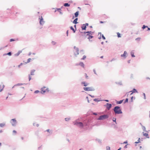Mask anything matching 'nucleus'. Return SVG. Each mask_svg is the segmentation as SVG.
I'll return each instance as SVG.
<instances>
[{
  "mask_svg": "<svg viewBox=\"0 0 150 150\" xmlns=\"http://www.w3.org/2000/svg\"><path fill=\"white\" fill-rule=\"evenodd\" d=\"M143 135L145 136L146 138H149V137L148 134L147 133L143 132Z\"/></svg>",
  "mask_w": 150,
  "mask_h": 150,
  "instance_id": "nucleus-10",
  "label": "nucleus"
},
{
  "mask_svg": "<svg viewBox=\"0 0 150 150\" xmlns=\"http://www.w3.org/2000/svg\"><path fill=\"white\" fill-rule=\"evenodd\" d=\"M150 30V28H148V30Z\"/></svg>",
  "mask_w": 150,
  "mask_h": 150,
  "instance_id": "nucleus-52",
  "label": "nucleus"
},
{
  "mask_svg": "<svg viewBox=\"0 0 150 150\" xmlns=\"http://www.w3.org/2000/svg\"><path fill=\"white\" fill-rule=\"evenodd\" d=\"M40 24L41 25H43L44 23V22L43 21V19L42 18V17L41 16V18L40 19Z\"/></svg>",
  "mask_w": 150,
  "mask_h": 150,
  "instance_id": "nucleus-11",
  "label": "nucleus"
},
{
  "mask_svg": "<svg viewBox=\"0 0 150 150\" xmlns=\"http://www.w3.org/2000/svg\"><path fill=\"white\" fill-rule=\"evenodd\" d=\"M111 106L112 105L111 104H109L108 103H107L106 107L108 110H109L111 108Z\"/></svg>",
  "mask_w": 150,
  "mask_h": 150,
  "instance_id": "nucleus-9",
  "label": "nucleus"
},
{
  "mask_svg": "<svg viewBox=\"0 0 150 150\" xmlns=\"http://www.w3.org/2000/svg\"><path fill=\"white\" fill-rule=\"evenodd\" d=\"M100 23H103V21H100Z\"/></svg>",
  "mask_w": 150,
  "mask_h": 150,
  "instance_id": "nucleus-53",
  "label": "nucleus"
},
{
  "mask_svg": "<svg viewBox=\"0 0 150 150\" xmlns=\"http://www.w3.org/2000/svg\"><path fill=\"white\" fill-rule=\"evenodd\" d=\"M114 110L115 114H121L122 112L120 109V107L118 106H115V107Z\"/></svg>",
  "mask_w": 150,
  "mask_h": 150,
  "instance_id": "nucleus-2",
  "label": "nucleus"
},
{
  "mask_svg": "<svg viewBox=\"0 0 150 150\" xmlns=\"http://www.w3.org/2000/svg\"><path fill=\"white\" fill-rule=\"evenodd\" d=\"M123 101V100H120V101H118L117 102V103L118 104H121V103Z\"/></svg>",
  "mask_w": 150,
  "mask_h": 150,
  "instance_id": "nucleus-26",
  "label": "nucleus"
},
{
  "mask_svg": "<svg viewBox=\"0 0 150 150\" xmlns=\"http://www.w3.org/2000/svg\"><path fill=\"white\" fill-rule=\"evenodd\" d=\"M22 52V51L21 50H20V51H18V52L17 53H16V54H15V55L16 56H18L21 53V52Z\"/></svg>",
  "mask_w": 150,
  "mask_h": 150,
  "instance_id": "nucleus-14",
  "label": "nucleus"
},
{
  "mask_svg": "<svg viewBox=\"0 0 150 150\" xmlns=\"http://www.w3.org/2000/svg\"><path fill=\"white\" fill-rule=\"evenodd\" d=\"M1 143H0V147H1Z\"/></svg>",
  "mask_w": 150,
  "mask_h": 150,
  "instance_id": "nucleus-56",
  "label": "nucleus"
},
{
  "mask_svg": "<svg viewBox=\"0 0 150 150\" xmlns=\"http://www.w3.org/2000/svg\"><path fill=\"white\" fill-rule=\"evenodd\" d=\"M148 28V27L147 26H145V25H143L142 28L143 29L145 28Z\"/></svg>",
  "mask_w": 150,
  "mask_h": 150,
  "instance_id": "nucleus-27",
  "label": "nucleus"
},
{
  "mask_svg": "<svg viewBox=\"0 0 150 150\" xmlns=\"http://www.w3.org/2000/svg\"><path fill=\"white\" fill-rule=\"evenodd\" d=\"M70 5L68 3H65L64 4V6H69Z\"/></svg>",
  "mask_w": 150,
  "mask_h": 150,
  "instance_id": "nucleus-22",
  "label": "nucleus"
},
{
  "mask_svg": "<svg viewBox=\"0 0 150 150\" xmlns=\"http://www.w3.org/2000/svg\"><path fill=\"white\" fill-rule=\"evenodd\" d=\"M93 89L92 87H85V91H92Z\"/></svg>",
  "mask_w": 150,
  "mask_h": 150,
  "instance_id": "nucleus-8",
  "label": "nucleus"
},
{
  "mask_svg": "<svg viewBox=\"0 0 150 150\" xmlns=\"http://www.w3.org/2000/svg\"><path fill=\"white\" fill-rule=\"evenodd\" d=\"M39 92V91L38 90L36 91H35L34 93H38Z\"/></svg>",
  "mask_w": 150,
  "mask_h": 150,
  "instance_id": "nucleus-32",
  "label": "nucleus"
},
{
  "mask_svg": "<svg viewBox=\"0 0 150 150\" xmlns=\"http://www.w3.org/2000/svg\"><path fill=\"white\" fill-rule=\"evenodd\" d=\"M6 54L8 55L9 56H11V52H8V53H7V54Z\"/></svg>",
  "mask_w": 150,
  "mask_h": 150,
  "instance_id": "nucleus-29",
  "label": "nucleus"
},
{
  "mask_svg": "<svg viewBox=\"0 0 150 150\" xmlns=\"http://www.w3.org/2000/svg\"><path fill=\"white\" fill-rule=\"evenodd\" d=\"M13 133H14V134H16L17 133L16 131L14 130L13 131Z\"/></svg>",
  "mask_w": 150,
  "mask_h": 150,
  "instance_id": "nucleus-31",
  "label": "nucleus"
},
{
  "mask_svg": "<svg viewBox=\"0 0 150 150\" xmlns=\"http://www.w3.org/2000/svg\"><path fill=\"white\" fill-rule=\"evenodd\" d=\"M15 40L13 39H11L10 40V42H12L13 41H14Z\"/></svg>",
  "mask_w": 150,
  "mask_h": 150,
  "instance_id": "nucleus-35",
  "label": "nucleus"
},
{
  "mask_svg": "<svg viewBox=\"0 0 150 150\" xmlns=\"http://www.w3.org/2000/svg\"><path fill=\"white\" fill-rule=\"evenodd\" d=\"M108 148L109 149V150H110V148L109 147H108Z\"/></svg>",
  "mask_w": 150,
  "mask_h": 150,
  "instance_id": "nucleus-62",
  "label": "nucleus"
},
{
  "mask_svg": "<svg viewBox=\"0 0 150 150\" xmlns=\"http://www.w3.org/2000/svg\"><path fill=\"white\" fill-rule=\"evenodd\" d=\"M125 148H127V145H126L125 146Z\"/></svg>",
  "mask_w": 150,
  "mask_h": 150,
  "instance_id": "nucleus-49",
  "label": "nucleus"
},
{
  "mask_svg": "<svg viewBox=\"0 0 150 150\" xmlns=\"http://www.w3.org/2000/svg\"><path fill=\"white\" fill-rule=\"evenodd\" d=\"M32 54H34V55H35V53H32Z\"/></svg>",
  "mask_w": 150,
  "mask_h": 150,
  "instance_id": "nucleus-63",
  "label": "nucleus"
},
{
  "mask_svg": "<svg viewBox=\"0 0 150 150\" xmlns=\"http://www.w3.org/2000/svg\"><path fill=\"white\" fill-rule=\"evenodd\" d=\"M35 71V70H33L31 71V73H30V75H34V73Z\"/></svg>",
  "mask_w": 150,
  "mask_h": 150,
  "instance_id": "nucleus-17",
  "label": "nucleus"
},
{
  "mask_svg": "<svg viewBox=\"0 0 150 150\" xmlns=\"http://www.w3.org/2000/svg\"><path fill=\"white\" fill-rule=\"evenodd\" d=\"M32 54V53L31 52L29 53V56L30 55Z\"/></svg>",
  "mask_w": 150,
  "mask_h": 150,
  "instance_id": "nucleus-46",
  "label": "nucleus"
},
{
  "mask_svg": "<svg viewBox=\"0 0 150 150\" xmlns=\"http://www.w3.org/2000/svg\"><path fill=\"white\" fill-rule=\"evenodd\" d=\"M65 120L66 121H67V118H65Z\"/></svg>",
  "mask_w": 150,
  "mask_h": 150,
  "instance_id": "nucleus-60",
  "label": "nucleus"
},
{
  "mask_svg": "<svg viewBox=\"0 0 150 150\" xmlns=\"http://www.w3.org/2000/svg\"><path fill=\"white\" fill-rule=\"evenodd\" d=\"M84 30V24H83L80 29H79V32L81 35H83L84 33V32L83 31Z\"/></svg>",
  "mask_w": 150,
  "mask_h": 150,
  "instance_id": "nucleus-4",
  "label": "nucleus"
},
{
  "mask_svg": "<svg viewBox=\"0 0 150 150\" xmlns=\"http://www.w3.org/2000/svg\"><path fill=\"white\" fill-rule=\"evenodd\" d=\"M70 29L72 30L73 31H74V33H75V30L74 29V28H73V27L72 26H71V27H70Z\"/></svg>",
  "mask_w": 150,
  "mask_h": 150,
  "instance_id": "nucleus-24",
  "label": "nucleus"
},
{
  "mask_svg": "<svg viewBox=\"0 0 150 150\" xmlns=\"http://www.w3.org/2000/svg\"><path fill=\"white\" fill-rule=\"evenodd\" d=\"M78 20V18H76L73 21V23L74 24H76L77 22V21Z\"/></svg>",
  "mask_w": 150,
  "mask_h": 150,
  "instance_id": "nucleus-16",
  "label": "nucleus"
},
{
  "mask_svg": "<svg viewBox=\"0 0 150 150\" xmlns=\"http://www.w3.org/2000/svg\"><path fill=\"white\" fill-rule=\"evenodd\" d=\"M140 39H141V38H136V40H140Z\"/></svg>",
  "mask_w": 150,
  "mask_h": 150,
  "instance_id": "nucleus-37",
  "label": "nucleus"
},
{
  "mask_svg": "<svg viewBox=\"0 0 150 150\" xmlns=\"http://www.w3.org/2000/svg\"><path fill=\"white\" fill-rule=\"evenodd\" d=\"M79 15V12L77 11L75 13V17H76L78 16Z\"/></svg>",
  "mask_w": 150,
  "mask_h": 150,
  "instance_id": "nucleus-18",
  "label": "nucleus"
},
{
  "mask_svg": "<svg viewBox=\"0 0 150 150\" xmlns=\"http://www.w3.org/2000/svg\"><path fill=\"white\" fill-rule=\"evenodd\" d=\"M103 58V56H102L100 57V58Z\"/></svg>",
  "mask_w": 150,
  "mask_h": 150,
  "instance_id": "nucleus-54",
  "label": "nucleus"
},
{
  "mask_svg": "<svg viewBox=\"0 0 150 150\" xmlns=\"http://www.w3.org/2000/svg\"><path fill=\"white\" fill-rule=\"evenodd\" d=\"M22 85V83H18L16 84L15 86H21Z\"/></svg>",
  "mask_w": 150,
  "mask_h": 150,
  "instance_id": "nucleus-34",
  "label": "nucleus"
},
{
  "mask_svg": "<svg viewBox=\"0 0 150 150\" xmlns=\"http://www.w3.org/2000/svg\"><path fill=\"white\" fill-rule=\"evenodd\" d=\"M105 101H106V102H108L109 101L108 100H105Z\"/></svg>",
  "mask_w": 150,
  "mask_h": 150,
  "instance_id": "nucleus-50",
  "label": "nucleus"
},
{
  "mask_svg": "<svg viewBox=\"0 0 150 150\" xmlns=\"http://www.w3.org/2000/svg\"><path fill=\"white\" fill-rule=\"evenodd\" d=\"M88 24L86 23L85 24V30H86V26H88Z\"/></svg>",
  "mask_w": 150,
  "mask_h": 150,
  "instance_id": "nucleus-30",
  "label": "nucleus"
},
{
  "mask_svg": "<svg viewBox=\"0 0 150 150\" xmlns=\"http://www.w3.org/2000/svg\"><path fill=\"white\" fill-rule=\"evenodd\" d=\"M41 93L43 94L48 92L49 91V89L48 88L44 87L41 88Z\"/></svg>",
  "mask_w": 150,
  "mask_h": 150,
  "instance_id": "nucleus-3",
  "label": "nucleus"
},
{
  "mask_svg": "<svg viewBox=\"0 0 150 150\" xmlns=\"http://www.w3.org/2000/svg\"><path fill=\"white\" fill-rule=\"evenodd\" d=\"M102 38H103V40H105V37L103 35H102Z\"/></svg>",
  "mask_w": 150,
  "mask_h": 150,
  "instance_id": "nucleus-38",
  "label": "nucleus"
},
{
  "mask_svg": "<svg viewBox=\"0 0 150 150\" xmlns=\"http://www.w3.org/2000/svg\"><path fill=\"white\" fill-rule=\"evenodd\" d=\"M21 139H22V140H23V137H22L21 138Z\"/></svg>",
  "mask_w": 150,
  "mask_h": 150,
  "instance_id": "nucleus-55",
  "label": "nucleus"
},
{
  "mask_svg": "<svg viewBox=\"0 0 150 150\" xmlns=\"http://www.w3.org/2000/svg\"><path fill=\"white\" fill-rule=\"evenodd\" d=\"M74 52L75 51H76L77 52V53L76 54V53L75 52L74 53L75 54H79V53H78V49L77 48H76L75 47H74Z\"/></svg>",
  "mask_w": 150,
  "mask_h": 150,
  "instance_id": "nucleus-13",
  "label": "nucleus"
},
{
  "mask_svg": "<svg viewBox=\"0 0 150 150\" xmlns=\"http://www.w3.org/2000/svg\"><path fill=\"white\" fill-rule=\"evenodd\" d=\"M85 76H86V79H89L90 78L89 76H88L86 74H85Z\"/></svg>",
  "mask_w": 150,
  "mask_h": 150,
  "instance_id": "nucleus-25",
  "label": "nucleus"
},
{
  "mask_svg": "<svg viewBox=\"0 0 150 150\" xmlns=\"http://www.w3.org/2000/svg\"><path fill=\"white\" fill-rule=\"evenodd\" d=\"M74 125H76L78 126H79L80 127H82L83 126V124L81 122H75L74 123Z\"/></svg>",
  "mask_w": 150,
  "mask_h": 150,
  "instance_id": "nucleus-7",
  "label": "nucleus"
},
{
  "mask_svg": "<svg viewBox=\"0 0 150 150\" xmlns=\"http://www.w3.org/2000/svg\"><path fill=\"white\" fill-rule=\"evenodd\" d=\"M121 149V148H120L119 149H118L117 150H120Z\"/></svg>",
  "mask_w": 150,
  "mask_h": 150,
  "instance_id": "nucleus-57",
  "label": "nucleus"
},
{
  "mask_svg": "<svg viewBox=\"0 0 150 150\" xmlns=\"http://www.w3.org/2000/svg\"><path fill=\"white\" fill-rule=\"evenodd\" d=\"M36 123H34L33 124V125L34 126H36Z\"/></svg>",
  "mask_w": 150,
  "mask_h": 150,
  "instance_id": "nucleus-45",
  "label": "nucleus"
},
{
  "mask_svg": "<svg viewBox=\"0 0 150 150\" xmlns=\"http://www.w3.org/2000/svg\"><path fill=\"white\" fill-rule=\"evenodd\" d=\"M131 55L132 57H135V56L134 55V52L133 51H132L131 52Z\"/></svg>",
  "mask_w": 150,
  "mask_h": 150,
  "instance_id": "nucleus-20",
  "label": "nucleus"
},
{
  "mask_svg": "<svg viewBox=\"0 0 150 150\" xmlns=\"http://www.w3.org/2000/svg\"><path fill=\"white\" fill-rule=\"evenodd\" d=\"M5 125V123H0V127H3Z\"/></svg>",
  "mask_w": 150,
  "mask_h": 150,
  "instance_id": "nucleus-15",
  "label": "nucleus"
},
{
  "mask_svg": "<svg viewBox=\"0 0 150 150\" xmlns=\"http://www.w3.org/2000/svg\"><path fill=\"white\" fill-rule=\"evenodd\" d=\"M84 59V55L83 56V58L81 59Z\"/></svg>",
  "mask_w": 150,
  "mask_h": 150,
  "instance_id": "nucleus-44",
  "label": "nucleus"
},
{
  "mask_svg": "<svg viewBox=\"0 0 150 150\" xmlns=\"http://www.w3.org/2000/svg\"><path fill=\"white\" fill-rule=\"evenodd\" d=\"M107 150H109V148H108V147H107Z\"/></svg>",
  "mask_w": 150,
  "mask_h": 150,
  "instance_id": "nucleus-58",
  "label": "nucleus"
},
{
  "mask_svg": "<svg viewBox=\"0 0 150 150\" xmlns=\"http://www.w3.org/2000/svg\"><path fill=\"white\" fill-rule=\"evenodd\" d=\"M92 32L91 31L85 32V34H86V33H87L85 36V38L90 40V39L93 37L92 36Z\"/></svg>",
  "mask_w": 150,
  "mask_h": 150,
  "instance_id": "nucleus-1",
  "label": "nucleus"
},
{
  "mask_svg": "<svg viewBox=\"0 0 150 150\" xmlns=\"http://www.w3.org/2000/svg\"><path fill=\"white\" fill-rule=\"evenodd\" d=\"M79 64L80 65H81V66H83V63H81Z\"/></svg>",
  "mask_w": 150,
  "mask_h": 150,
  "instance_id": "nucleus-39",
  "label": "nucleus"
},
{
  "mask_svg": "<svg viewBox=\"0 0 150 150\" xmlns=\"http://www.w3.org/2000/svg\"><path fill=\"white\" fill-rule=\"evenodd\" d=\"M46 131H47V132H49L50 130H49V129H47V130H46Z\"/></svg>",
  "mask_w": 150,
  "mask_h": 150,
  "instance_id": "nucleus-48",
  "label": "nucleus"
},
{
  "mask_svg": "<svg viewBox=\"0 0 150 150\" xmlns=\"http://www.w3.org/2000/svg\"><path fill=\"white\" fill-rule=\"evenodd\" d=\"M29 81H30V80L31 79V77H30V75H29Z\"/></svg>",
  "mask_w": 150,
  "mask_h": 150,
  "instance_id": "nucleus-42",
  "label": "nucleus"
},
{
  "mask_svg": "<svg viewBox=\"0 0 150 150\" xmlns=\"http://www.w3.org/2000/svg\"><path fill=\"white\" fill-rule=\"evenodd\" d=\"M117 36L118 38H120L121 37V36L120 34V33L118 32L117 33Z\"/></svg>",
  "mask_w": 150,
  "mask_h": 150,
  "instance_id": "nucleus-21",
  "label": "nucleus"
},
{
  "mask_svg": "<svg viewBox=\"0 0 150 150\" xmlns=\"http://www.w3.org/2000/svg\"><path fill=\"white\" fill-rule=\"evenodd\" d=\"M88 85V83H85V86H87Z\"/></svg>",
  "mask_w": 150,
  "mask_h": 150,
  "instance_id": "nucleus-41",
  "label": "nucleus"
},
{
  "mask_svg": "<svg viewBox=\"0 0 150 150\" xmlns=\"http://www.w3.org/2000/svg\"><path fill=\"white\" fill-rule=\"evenodd\" d=\"M11 123L13 126L16 125V121L15 119H13L11 120Z\"/></svg>",
  "mask_w": 150,
  "mask_h": 150,
  "instance_id": "nucleus-6",
  "label": "nucleus"
},
{
  "mask_svg": "<svg viewBox=\"0 0 150 150\" xmlns=\"http://www.w3.org/2000/svg\"><path fill=\"white\" fill-rule=\"evenodd\" d=\"M31 58H29L27 61V62L26 63H29L30 62V60H31Z\"/></svg>",
  "mask_w": 150,
  "mask_h": 150,
  "instance_id": "nucleus-23",
  "label": "nucleus"
},
{
  "mask_svg": "<svg viewBox=\"0 0 150 150\" xmlns=\"http://www.w3.org/2000/svg\"><path fill=\"white\" fill-rule=\"evenodd\" d=\"M39 126V125L38 124H37L36 125V126H37V127H38Z\"/></svg>",
  "mask_w": 150,
  "mask_h": 150,
  "instance_id": "nucleus-47",
  "label": "nucleus"
},
{
  "mask_svg": "<svg viewBox=\"0 0 150 150\" xmlns=\"http://www.w3.org/2000/svg\"><path fill=\"white\" fill-rule=\"evenodd\" d=\"M128 99L127 98H126L125 100V101L124 102L125 103L127 102H128Z\"/></svg>",
  "mask_w": 150,
  "mask_h": 150,
  "instance_id": "nucleus-33",
  "label": "nucleus"
},
{
  "mask_svg": "<svg viewBox=\"0 0 150 150\" xmlns=\"http://www.w3.org/2000/svg\"><path fill=\"white\" fill-rule=\"evenodd\" d=\"M68 31L67 30V35H68Z\"/></svg>",
  "mask_w": 150,
  "mask_h": 150,
  "instance_id": "nucleus-61",
  "label": "nucleus"
},
{
  "mask_svg": "<svg viewBox=\"0 0 150 150\" xmlns=\"http://www.w3.org/2000/svg\"><path fill=\"white\" fill-rule=\"evenodd\" d=\"M137 92V91L135 88H134L133 89V91H132V93H131V94H132L134 93Z\"/></svg>",
  "mask_w": 150,
  "mask_h": 150,
  "instance_id": "nucleus-19",
  "label": "nucleus"
},
{
  "mask_svg": "<svg viewBox=\"0 0 150 150\" xmlns=\"http://www.w3.org/2000/svg\"><path fill=\"white\" fill-rule=\"evenodd\" d=\"M127 54V52L126 51H125L124 52V53L123 54H121V57H125L126 56Z\"/></svg>",
  "mask_w": 150,
  "mask_h": 150,
  "instance_id": "nucleus-12",
  "label": "nucleus"
},
{
  "mask_svg": "<svg viewBox=\"0 0 150 150\" xmlns=\"http://www.w3.org/2000/svg\"><path fill=\"white\" fill-rule=\"evenodd\" d=\"M113 121L114 122H116V119L114 118L113 120Z\"/></svg>",
  "mask_w": 150,
  "mask_h": 150,
  "instance_id": "nucleus-40",
  "label": "nucleus"
},
{
  "mask_svg": "<svg viewBox=\"0 0 150 150\" xmlns=\"http://www.w3.org/2000/svg\"><path fill=\"white\" fill-rule=\"evenodd\" d=\"M143 96H144V98L145 99H146V96H145V93H143Z\"/></svg>",
  "mask_w": 150,
  "mask_h": 150,
  "instance_id": "nucleus-36",
  "label": "nucleus"
},
{
  "mask_svg": "<svg viewBox=\"0 0 150 150\" xmlns=\"http://www.w3.org/2000/svg\"><path fill=\"white\" fill-rule=\"evenodd\" d=\"M93 114H94L95 115H97V114L96 113H94Z\"/></svg>",
  "mask_w": 150,
  "mask_h": 150,
  "instance_id": "nucleus-59",
  "label": "nucleus"
},
{
  "mask_svg": "<svg viewBox=\"0 0 150 150\" xmlns=\"http://www.w3.org/2000/svg\"><path fill=\"white\" fill-rule=\"evenodd\" d=\"M140 138H139V139H138L137 142H135V143H139L140 142Z\"/></svg>",
  "mask_w": 150,
  "mask_h": 150,
  "instance_id": "nucleus-28",
  "label": "nucleus"
},
{
  "mask_svg": "<svg viewBox=\"0 0 150 150\" xmlns=\"http://www.w3.org/2000/svg\"><path fill=\"white\" fill-rule=\"evenodd\" d=\"M127 141H126L125 142H124V144H127Z\"/></svg>",
  "mask_w": 150,
  "mask_h": 150,
  "instance_id": "nucleus-43",
  "label": "nucleus"
},
{
  "mask_svg": "<svg viewBox=\"0 0 150 150\" xmlns=\"http://www.w3.org/2000/svg\"><path fill=\"white\" fill-rule=\"evenodd\" d=\"M149 116H150V112H149Z\"/></svg>",
  "mask_w": 150,
  "mask_h": 150,
  "instance_id": "nucleus-64",
  "label": "nucleus"
},
{
  "mask_svg": "<svg viewBox=\"0 0 150 150\" xmlns=\"http://www.w3.org/2000/svg\"><path fill=\"white\" fill-rule=\"evenodd\" d=\"M60 10L61 9L60 8L57 9V10L60 11Z\"/></svg>",
  "mask_w": 150,
  "mask_h": 150,
  "instance_id": "nucleus-51",
  "label": "nucleus"
},
{
  "mask_svg": "<svg viewBox=\"0 0 150 150\" xmlns=\"http://www.w3.org/2000/svg\"><path fill=\"white\" fill-rule=\"evenodd\" d=\"M108 117V116L107 115H101L100 117L98 118V120H103L104 119H105Z\"/></svg>",
  "mask_w": 150,
  "mask_h": 150,
  "instance_id": "nucleus-5",
  "label": "nucleus"
}]
</instances>
